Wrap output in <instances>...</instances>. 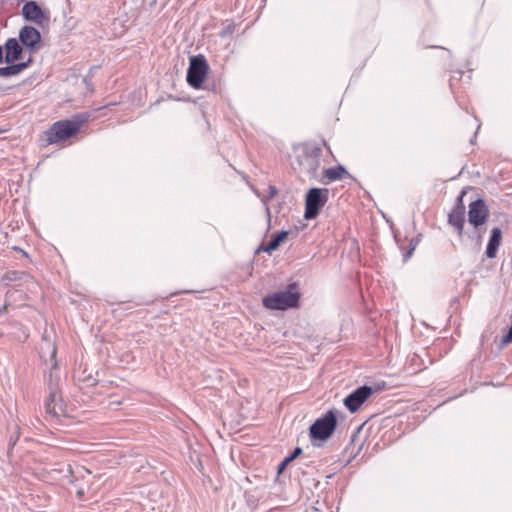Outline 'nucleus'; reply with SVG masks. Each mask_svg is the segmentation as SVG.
Returning <instances> with one entry per match:
<instances>
[{
    "label": "nucleus",
    "mask_w": 512,
    "mask_h": 512,
    "mask_svg": "<svg viewBox=\"0 0 512 512\" xmlns=\"http://www.w3.org/2000/svg\"><path fill=\"white\" fill-rule=\"evenodd\" d=\"M86 121L87 117L76 115L72 119L54 123L48 133V142L53 144L69 139L79 131Z\"/></svg>",
    "instance_id": "f257e3e1"
},
{
    "label": "nucleus",
    "mask_w": 512,
    "mask_h": 512,
    "mask_svg": "<svg viewBox=\"0 0 512 512\" xmlns=\"http://www.w3.org/2000/svg\"><path fill=\"white\" fill-rule=\"evenodd\" d=\"M299 293L294 284L289 285L288 289L278 291L266 296L263 304L266 308L272 310H286L295 307L298 303Z\"/></svg>",
    "instance_id": "f03ea898"
},
{
    "label": "nucleus",
    "mask_w": 512,
    "mask_h": 512,
    "mask_svg": "<svg viewBox=\"0 0 512 512\" xmlns=\"http://www.w3.org/2000/svg\"><path fill=\"white\" fill-rule=\"evenodd\" d=\"M59 383L60 377L58 373L51 370L48 377L49 396L45 401V410L47 414L53 417H59L60 415L64 414Z\"/></svg>",
    "instance_id": "7ed1b4c3"
},
{
    "label": "nucleus",
    "mask_w": 512,
    "mask_h": 512,
    "mask_svg": "<svg viewBox=\"0 0 512 512\" xmlns=\"http://www.w3.org/2000/svg\"><path fill=\"white\" fill-rule=\"evenodd\" d=\"M329 191L322 188H311L305 198V214L306 219H314L319 214L320 209L328 200Z\"/></svg>",
    "instance_id": "20e7f679"
},
{
    "label": "nucleus",
    "mask_w": 512,
    "mask_h": 512,
    "mask_svg": "<svg viewBox=\"0 0 512 512\" xmlns=\"http://www.w3.org/2000/svg\"><path fill=\"white\" fill-rule=\"evenodd\" d=\"M337 424L336 414L328 411L323 417L317 419L310 427V436L313 439L326 440L334 432Z\"/></svg>",
    "instance_id": "39448f33"
},
{
    "label": "nucleus",
    "mask_w": 512,
    "mask_h": 512,
    "mask_svg": "<svg viewBox=\"0 0 512 512\" xmlns=\"http://www.w3.org/2000/svg\"><path fill=\"white\" fill-rule=\"evenodd\" d=\"M208 72V65L205 58L201 55L191 57L189 68L187 71V82L193 88H200L206 74Z\"/></svg>",
    "instance_id": "423d86ee"
},
{
    "label": "nucleus",
    "mask_w": 512,
    "mask_h": 512,
    "mask_svg": "<svg viewBox=\"0 0 512 512\" xmlns=\"http://www.w3.org/2000/svg\"><path fill=\"white\" fill-rule=\"evenodd\" d=\"M373 389L369 386H361L344 399V405L354 413L372 395Z\"/></svg>",
    "instance_id": "0eeeda50"
},
{
    "label": "nucleus",
    "mask_w": 512,
    "mask_h": 512,
    "mask_svg": "<svg viewBox=\"0 0 512 512\" xmlns=\"http://www.w3.org/2000/svg\"><path fill=\"white\" fill-rule=\"evenodd\" d=\"M22 15L27 21L43 25L49 21V15L35 1H29L22 7Z\"/></svg>",
    "instance_id": "6e6552de"
},
{
    "label": "nucleus",
    "mask_w": 512,
    "mask_h": 512,
    "mask_svg": "<svg viewBox=\"0 0 512 512\" xmlns=\"http://www.w3.org/2000/svg\"><path fill=\"white\" fill-rule=\"evenodd\" d=\"M488 216L489 210L482 199L470 203L468 220L475 228L484 224Z\"/></svg>",
    "instance_id": "1a4fd4ad"
},
{
    "label": "nucleus",
    "mask_w": 512,
    "mask_h": 512,
    "mask_svg": "<svg viewBox=\"0 0 512 512\" xmlns=\"http://www.w3.org/2000/svg\"><path fill=\"white\" fill-rule=\"evenodd\" d=\"M19 39L21 43L31 51L38 48L41 35L40 32L32 26H24L19 33Z\"/></svg>",
    "instance_id": "9d476101"
},
{
    "label": "nucleus",
    "mask_w": 512,
    "mask_h": 512,
    "mask_svg": "<svg viewBox=\"0 0 512 512\" xmlns=\"http://www.w3.org/2000/svg\"><path fill=\"white\" fill-rule=\"evenodd\" d=\"M298 163L302 172L308 176L313 177L320 166V160L316 155L303 152L298 156Z\"/></svg>",
    "instance_id": "9b49d317"
},
{
    "label": "nucleus",
    "mask_w": 512,
    "mask_h": 512,
    "mask_svg": "<svg viewBox=\"0 0 512 512\" xmlns=\"http://www.w3.org/2000/svg\"><path fill=\"white\" fill-rule=\"evenodd\" d=\"M57 349L54 343L49 339L47 333L43 335V343L40 346V355L44 361L50 360L52 363V369L56 368V357Z\"/></svg>",
    "instance_id": "f8f14e48"
},
{
    "label": "nucleus",
    "mask_w": 512,
    "mask_h": 512,
    "mask_svg": "<svg viewBox=\"0 0 512 512\" xmlns=\"http://www.w3.org/2000/svg\"><path fill=\"white\" fill-rule=\"evenodd\" d=\"M22 47L15 38H10L5 44V62L10 64L21 58Z\"/></svg>",
    "instance_id": "ddd939ff"
},
{
    "label": "nucleus",
    "mask_w": 512,
    "mask_h": 512,
    "mask_svg": "<svg viewBox=\"0 0 512 512\" xmlns=\"http://www.w3.org/2000/svg\"><path fill=\"white\" fill-rule=\"evenodd\" d=\"M462 194H464V192ZM462 197L463 195L458 197L459 205L448 216L449 223L458 229L459 234L462 233L464 225V206L462 205Z\"/></svg>",
    "instance_id": "4468645a"
},
{
    "label": "nucleus",
    "mask_w": 512,
    "mask_h": 512,
    "mask_svg": "<svg viewBox=\"0 0 512 512\" xmlns=\"http://www.w3.org/2000/svg\"><path fill=\"white\" fill-rule=\"evenodd\" d=\"M502 232L501 229L496 227L491 231V236L486 248V255L488 258H494L496 256L497 250L501 243Z\"/></svg>",
    "instance_id": "2eb2a0df"
},
{
    "label": "nucleus",
    "mask_w": 512,
    "mask_h": 512,
    "mask_svg": "<svg viewBox=\"0 0 512 512\" xmlns=\"http://www.w3.org/2000/svg\"><path fill=\"white\" fill-rule=\"evenodd\" d=\"M31 59H29L27 62L17 63L8 65L5 67H0V77H9L13 75H17L20 72H22L24 69H26L30 63Z\"/></svg>",
    "instance_id": "dca6fc26"
},
{
    "label": "nucleus",
    "mask_w": 512,
    "mask_h": 512,
    "mask_svg": "<svg viewBox=\"0 0 512 512\" xmlns=\"http://www.w3.org/2000/svg\"><path fill=\"white\" fill-rule=\"evenodd\" d=\"M287 236V231H281L280 233L272 237L268 245L263 250L265 252H272L276 250L280 246V244L287 238Z\"/></svg>",
    "instance_id": "f3484780"
},
{
    "label": "nucleus",
    "mask_w": 512,
    "mask_h": 512,
    "mask_svg": "<svg viewBox=\"0 0 512 512\" xmlns=\"http://www.w3.org/2000/svg\"><path fill=\"white\" fill-rule=\"evenodd\" d=\"M345 174H347V171L342 166L333 167L325 170V177L328 178L329 181L342 179Z\"/></svg>",
    "instance_id": "a211bd4d"
},
{
    "label": "nucleus",
    "mask_w": 512,
    "mask_h": 512,
    "mask_svg": "<svg viewBox=\"0 0 512 512\" xmlns=\"http://www.w3.org/2000/svg\"><path fill=\"white\" fill-rule=\"evenodd\" d=\"M71 473L75 479H79V478L85 479L86 477L90 476V474H91V472L84 467H77L76 470L71 471Z\"/></svg>",
    "instance_id": "6ab92c4d"
},
{
    "label": "nucleus",
    "mask_w": 512,
    "mask_h": 512,
    "mask_svg": "<svg viewBox=\"0 0 512 512\" xmlns=\"http://www.w3.org/2000/svg\"><path fill=\"white\" fill-rule=\"evenodd\" d=\"M301 453H302V449L300 447H296L290 456L285 457V463H290L295 458H297Z\"/></svg>",
    "instance_id": "aec40b11"
},
{
    "label": "nucleus",
    "mask_w": 512,
    "mask_h": 512,
    "mask_svg": "<svg viewBox=\"0 0 512 512\" xmlns=\"http://www.w3.org/2000/svg\"><path fill=\"white\" fill-rule=\"evenodd\" d=\"M277 194V189L274 186H269V197L272 198Z\"/></svg>",
    "instance_id": "412c9836"
},
{
    "label": "nucleus",
    "mask_w": 512,
    "mask_h": 512,
    "mask_svg": "<svg viewBox=\"0 0 512 512\" xmlns=\"http://www.w3.org/2000/svg\"><path fill=\"white\" fill-rule=\"evenodd\" d=\"M289 463H285V459L281 462V464L279 465L278 467V472L281 473L283 471V469L285 468L286 465H288Z\"/></svg>",
    "instance_id": "4be33fe9"
},
{
    "label": "nucleus",
    "mask_w": 512,
    "mask_h": 512,
    "mask_svg": "<svg viewBox=\"0 0 512 512\" xmlns=\"http://www.w3.org/2000/svg\"><path fill=\"white\" fill-rule=\"evenodd\" d=\"M264 204H265V210H266V213H267V216H268V221H270V209L269 207L267 206L266 202L263 200Z\"/></svg>",
    "instance_id": "5701e85b"
},
{
    "label": "nucleus",
    "mask_w": 512,
    "mask_h": 512,
    "mask_svg": "<svg viewBox=\"0 0 512 512\" xmlns=\"http://www.w3.org/2000/svg\"><path fill=\"white\" fill-rule=\"evenodd\" d=\"M413 251H414V247L410 248L409 251L407 252V254L405 255L404 259L406 260L407 258H409L412 255Z\"/></svg>",
    "instance_id": "b1692460"
},
{
    "label": "nucleus",
    "mask_w": 512,
    "mask_h": 512,
    "mask_svg": "<svg viewBox=\"0 0 512 512\" xmlns=\"http://www.w3.org/2000/svg\"><path fill=\"white\" fill-rule=\"evenodd\" d=\"M83 494H84V490H83V489H78V490H77V495H78L79 497L83 496Z\"/></svg>",
    "instance_id": "393cba45"
},
{
    "label": "nucleus",
    "mask_w": 512,
    "mask_h": 512,
    "mask_svg": "<svg viewBox=\"0 0 512 512\" xmlns=\"http://www.w3.org/2000/svg\"><path fill=\"white\" fill-rule=\"evenodd\" d=\"M3 60V50L2 47H0V62Z\"/></svg>",
    "instance_id": "a878e982"
},
{
    "label": "nucleus",
    "mask_w": 512,
    "mask_h": 512,
    "mask_svg": "<svg viewBox=\"0 0 512 512\" xmlns=\"http://www.w3.org/2000/svg\"><path fill=\"white\" fill-rule=\"evenodd\" d=\"M2 132H3V130L0 129V133H2Z\"/></svg>",
    "instance_id": "bb28decb"
}]
</instances>
